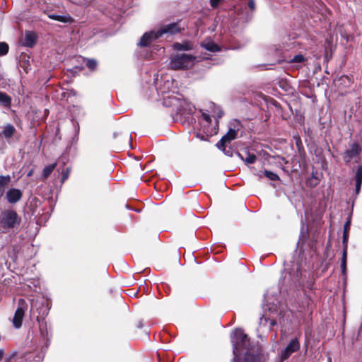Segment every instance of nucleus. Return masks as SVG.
<instances>
[{
	"mask_svg": "<svg viewBox=\"0 0 362 362\" xmlns=\"http://www.w3.org/2000/svg\"><path fill=\"white\" fill-rule=\"evenodd\" d=\"M37 36L35 33L31 31H26L21 43L23 46L32 47L36 42Z\"/></svg>",
	"mask_w": 362,
	"mask_h": 362,
	"instance_id": "obj_11",
	"label": "nucleus"
},
{
	"mask_svg": "<svg viewBox=\"0 0 362 362\" xmlns=\"http://www.w3.org/2000/svg\"><path fill=\"white\" fill-rule=\"evenodd\" d=\"M346 257H347V251L346 247L344 248L342 257H341V272L343 275H345L346 274Z\"/></svg>",
	"mask_w": 362,
	"mask_h": 362,
	"instance_id": "obj_22",
	"label": "nucleus"
},
{
	"mask_svg": "<svg viewBox=\"0 0 362 362\" xmlns=\"http://www.w3.org/2000/svg\"><path fill=\"white\" fill-rule=\"evenodd\" d=\"M173 47L177 51L182 50H192L194 48V44L191 41H185L183 42H175L173 44Z\"/></svg>",
	"mask_w": 362,
	"mask_h": 362,
	"instance_id": "obj_14",
	"label": "nucleus"
},
{
	"mask_svg": "<svg viewBox=\"0 0 362 362\" xmlns=\"http://www.w3.org/2000/svg\"><path fill=\"white\" fill-rule=\"evenodd\" d=\"M264 175L271 180H277L279 179V176L273 172L269 170H264Z\"/></svg>",
	"mask_w": 362,
	"mask_h": 362,
	"instance_id": "obj_25",
	"label": "nucleus"
},
{
	"mask_svg": "<svg viewBox=\"0 0 362 362\" xmlns=\"http://www.w3.org/2000/svg\"><path fill=\"white\" fill-rule=\"evenodd\" d=\"M196 136L198 137V138H200L202 140H205V136L204 135H202L201 136H199V133H197L196 134Z\"/></svg>",
	"mask_w": 362,
	"mask_h": 362,
	"instance_id": "obj_31",
	"label": "nucleus"
},
{
	"mask_svg": "<svg viewBox=\"0 0 362 362\" xmlns=\"http://www.w3.org/2000/svg\"><path fill=\"white\" fill-rule=\"evenodd\" d=\"M202 47L211 52H217L219 50V47L218 45L212 41L204 42L202 44Z\"/></svg>",
	"mask_w": 362,
	"mask_h": 362,
	"instance_id": "obj_19",
	"label": "nucleus"
},
{
	"mask_svg": "<svg viewBox=\"0 0 362 362\" xmlns=\"http://www.w3.org/2000/svg\"><path fill=\"white\" fill-rule=\"evenodd\" d=\"M21 222V217L12 209H6L0 211V230L3 232L18 228Z\"/></svg>",
	"mask_w": 362,
	"mask_h": 362,
	"instance_id": "obj_3",
	"label": "nucleus"
},
{
	"mask_svg": "<svg viewBox=\"0 0 362 362\" xmlns=\"http://www.w3.org/2000/svg\"><path fill=\"white\" fill-rule=\"evenodd\" d=\"M8 52V45L6 42H0V56L6 55Z\"/></svg>",
	"mask_w": 362,
	"mask_h": 362,
	"instance_id": "obj_24",
	"label": "nucleus"
},
{
	"mask_svg": "<svg viewBox=\"0 0 362 362\" xmlns=\"http://www.w3.org/2000/svg\"><path fill=\"white\" fill-rule=\"evenodd\" d=\"M248 7L250 10L254 11L255 8V3L254 0H248Z\"/></svg>",
	"mask_w": 362,
	"mask_h": 362,
	"instance_id": "obj_29",
	"label": "nucleus"
},
{
	"mask_svg": "<svg viewBox=\"0 0 362 362\" xmlns=\"http://www.w3.org/2000/svg\"><path fill=\"white\" fill-rule=\"evenodd\" d=\"M27 309V305L24 300L20 299L18 301V307L15 312V315L13 318V326L16 328H19L22 325L23 318L25 314V311Z\"/></svg>",
	"mask_w": 362,
	"mask_h": 362,
	"instance_id": "obj_5",
	"label": "nucleus"
},
{
	"mask_svg": "<svg viewBox=\"0 0 362 362\" xmlns=\"http://www.w3.org/2000/svg\"><path fill=\"white\" fill-rule=\"evenodd\" d=\"M15 132V127L12 124H8L4 127L2 134L5 138L9 139L14 134Z\"/></svg>",
	"mask_w": 362,
	"mask_h": 362,
	"instance_id": "obj_16",
	"label": "nucleus"
},
{
	"mask_svg": "<svg viewBox=\"0 0 362 362\" xmlns=\"http://www.w3.org/2000/svg\"><path fill=\"white\" fill-rule=\"evenodd\" d=\"M276 325V321L274 318H271L265 315H262L259 320V328L265 327L267 330L271 329Z\"/></svg>",
	"mask_w": 362,
	"mask_h": 362,
	"instance_id": "obj_12",
	"label": "nucleus"
},
{
	"mask_svg": "<svg viewBox=\"0 0 362 362\" xmlns=\"http://www.w3.org/2000/svg\"><path fill=\"white\" fill-rule=\"evenodd\" d=\"M23 192L16 188H11L6 193V199L10 204L18 202L22 197Z\"/></svg>",
	"mask_w": 362,
	"mask_h": 362,
	"instance_id": "obj_9",
	"label": "nucleus"
},
{
	"mask_svg": "<svg viewBox=\"0 0 362 362\" xmlns=\"http://www.w3.org/2000/svg\"><path fill=\"white\" fill-rule=\"evenodd\" d=\"M11 180L10 175H0V190L4 193L6 187L9 185Z\"/></svg>",
	"mask_w": 362,
	"mask_h": 362,
	"instance_id": "obj_17",
	"label": "nucleus"
},
{
	"mask_svg": "<svg viewBox=\"0 0 362 362\" xmlns=\"http://www.w3.org/2000/svg\"><path fill=\"white\" fill-rule=\"evenodd\" d=\"M224 0H210V5L213 8H216Z\"/></svg>",
	"mask_w": 362,
	"mask_h": 362,
	"instance_id": "obj_27",
	"label": "nucleus"
},
{
	"mask_svg": "<svg viewBox=\"0 0 362 362\" xmlns=\"http://www.w3.org/2000/svg\"><path fill=\"white\" fill-rule=\"evenodd\" d=\"M56 166H57V163H54L50 164V165L45 167V168L43 169V171H42L43 180L47 179L50 175V174L53 172V170H54Z\"/></svg>",
	"mask_w": 362,
	"mask_h": 362,
	"instance_id": "obj_18",
	"label": "nucleus"
},
{
	"mask_svg": "<svg viewBox=\"0 0 362 362\" xmlns=\"http://www.w3.org/2000/svg\"><path fill=\"white\" fill-rule=\"evenodd\" d=\"M182 30H183V28H181L178 23H173L163 25L158 30H151L144 33L139 45L141 47H146L164 34L175 35L180 33Z\"/></svg>",
	"mask_w": 362,
	"mask_h": 362,
	"instance_id": "obj_2",
	"label": "nucleus"
},
{
	"mask_svg": "<svg viewBox=\"0 0 362 362\" xmlns=\"http://www.w3.org/2000/svg\"><path fill=\"white\" fill-rule=\"evenodd\" d=\"M196 57L188 54H177L170 57L169 67L173 70H185L193 67Z\"/></svg>",
	"mask_w": 362,
	"mask_h": 362,
	"instance_id": "obj_4",
	"label": "nucleus"
},
{
	"mask_svg": "<svg viewBox=\"0 0 362 362\" xmlns=\"http://www.w3.org/2000/svg\"><path fill=\"white\" fill-rule=\"evenodd\" d=\"M200 113L201 115L199 117V121L202 125H203L204 132L206 134V136H211L213 134H215L216 131L209 128V124H211V117L209 113L203 110H200Z\"/></svg>",
	"mask_w": 362,
	"mask_h": 362,
	"instance_id": "obj_8",
	"label": "nucleus"
},
{
	"mask_svg": "<svg viewBox=\"0 0 362 362\" xmlns=\"http://www.w3.org/2000/svg\"><path fill=\"white\" fill-rule=\"evenodd\" d=\"M48 17L50 19L55 20V21H59L62 23H72L74 22V19L69 14L65 15V16H60V15H57V14H49L48 16Z\"/></svg>",
	"mask_w": 362,
	"mask_h": 362,
	"instance_id": "obj_15",
	"label": "nucleus"
},
{
	"mask_svg": "<svg viewBox=\"0 0 362 362\" xmlns=\"http://www.w3.org/2000/svg\"><path fill=\"white\" fill-rule=\"evenodd\" d=\"M4 356V351L2 349H0V360Z\"/></svg>",
	"mask_w": 362,
	"mask_h": 362,
	"instance_id": "obj_33",
	"label": "nucleus"
},
{
	"mask_svg": "<svg viewBox=\"0 0 362 362\" xmlns=\"http://www.w3.org/2000/svg\"><path fill=\"white\" fill-rule=\"evenodd\" d=\"M210 107L213 110L214 116H216L218 118L222 117L223 112L218 106L216 105L214 103H211Z\"/></svg>",
	"mask_w": 362,
	"mask_h": 362,
	"instance_id": "obj_23",
	"label": "nucleus"
},
{
	"mask_svg": "<svg viewBox=\"0 0 362 362\" xmlns=\"http://www.w3.org/2000/svg\"><path fill=\"white\" fill-rule=\"evenodd\" d=\"M11 98L4 93L0 92V105L4 107H9L11 105Z\"/></svg>",
	"mask_w": 362,
	"mask_h": 362,
	"instance_id": "obj_20",
	"label": "nucleus"
},
{
	"mask_svg": "<svg viewBox=\"0 0 362 362\" xmlns=\"http://www.w3.org/2000/svg\"><path fill=\"white\" fill-rule=\"evenodd\" d=\"M86 66L90 70H94L97 66V62L94 59H88L86 62Z\"/></svg>",
	"mask_w": 362,
	"mask_h": 362,
	"instance_id": "obj_26",
	"label": "nucleus"
},
{
	"mask_svg": "<svg viewBox=\"0 0 362 362\" xmlns=\"http://www.w3.org/2000/svg\"><path fill=\"white\" fill-rule=\"evenodd\" d=\"M235 362H265L259 356L250 354L247 337L241 329H236L231 334Z\"/></svg>",
	"mask_w": 362,
	"mask_h": 362,
	"instance_id": "obj_1",
	"label": "nucleus"
},
{
	"mask_svg": "<svg viewBox=\"0 0 362 362\" xmlns=\"http://www.w3.org/2000/svg\"><path fill=\"white\" fill-rule=\"evenodd\" d=\"M361 151L360 145L354 142L350 145V148L344 151L343 153V159L345 163H349L352 159L358 156Z\"/></svg>",
	"mask_w": 362,
	"mask_h": 362,
	"instance_id": "obj_7",
	"label": "nucleus"
},
{
	"mask_svg": "<svg viewBox=\"0 0 362 362\" xmlns=\"http://www.w3.org/2000/svg\"><path fill=\"white\" fill-rule=\"evenodd\" d=\"M237 132L234 129H230L229 131L226 134L219 142L216 144L218 148L222 151H225V145L227 143H230V141L235 139L236 138Z\"/></svg>",
	"mask_w": 362,
	"mask_h": 362,
	"instance_id": "obj_10",
	"label": "nucleus"
},
{
	"mask_svg": "<svg viewBox=\"0 0 362 362\" xmlns=\"http://www.w3.org/2000/svg\"><path fill=\"white\" fill-rule=\"evenodd\" d=\"M300 349V343L298 339L295 338L291 340L287 346L281 351L280 354V361H284Z\"/></svg>",
	"mask_w": 362,
	"mask_h": 362,
	"instance_id": "obj_6",
	"label": "nucleus"
},
{
	"mask_svg": "<svg viewBox=\"0 0 362 362\" xmlns=\"http://www.w3.org/2000/svg\"><path fill=\"white\" fill-rule=\"evenodd\" d=\"M69 176V171L67 170L65 173L63 174L62 180L64 182L66 179H67Z\"/></svg>",
	"mask_w": 362,
	"mask_h": 362,
	"instance_id": "obj_30",
	"label": "nucleus"
},
{
	"mask_svg": "<svg viewBox=\"0 0 362 362\" xmlns=\"http://www.w3.org/2000/svg\"><path fill=\"white\" fill-rule=\"evenodd\" d=\"M362 184V166L359 165L356 168L355 174V185H356V194H358L360 192Z\"/></svg>",
	"mask_w": 362,
	"mask_h": 362,
	"instance_id": "obj_13",
	"label": "nucleus"
},
{
	"mask_svg": "<svg viewBox=\"0 0 362 362\" xmlns=\"http://www.w3.org/2000/svg\"><path fill=\"white\" fill-rule=\"evenodd\" d=\"M33 170H30L28 173L27 176H28V177H30V176H32V175H33Z\"/></svg>",
	"mask_w": 362,
	"mask_h": 362,
	"instance_id": "obj_32",
	"label": "nucleus"
},
{
	"mask_svg": "<svg viewBox=\"0 0 362 362\" xmlns=\"http://www.w3.org/2000/svg\"><path fill=\"white\" fill-rule=\"evenodd\" d=\"M239 156L247 164H252L255 162L257 160V157L255 154L252 153H246V157L244 158L243 156L240 153L238 154Z\"/></svg>",
	"mask_w": 362,
	"mask_h": 362,
	"instance_id": "obj_21",
	"label": "nucleus"
},
{
	"mask_svg": "<svg viewBox=\"0 0 362 362\" xmlns=\"http://www.w3.org/2000/svg\"><path fill=\"white\" fill-rule=\"evenodd\" d=\"M303 61L304 57L301 54L296 55L292 59V62L295 63H301Z\"/></svg>",
	"mask_w": 362,
	"mask_h": 362,
	"instance_id": "obj_28",
	"label": "nucleus"
}]
</instances>
